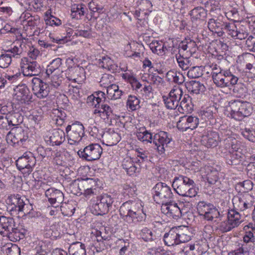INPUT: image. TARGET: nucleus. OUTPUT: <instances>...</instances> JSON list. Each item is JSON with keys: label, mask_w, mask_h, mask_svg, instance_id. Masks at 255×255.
<instances>
[{"label": "nucleus", "mask_w": 255, "mask_h": 255, "mask_svg": "<svg viewBox=\"0 0 255 255\" xmlns=\"http://www.w3.org/2000/svg\"><path fill=\"white\" fill-rule=\"evenodd\" d=\"M208 27L211 31L217 33L219 36H223L224 31L232 37L240 40L244 39L248 36V33L243 26L238 27L234 23L225 22L219 19H210Z\"/></svg>", "instance_id": "nucleus-1"}, {"label": "nucleus", "mask_w": 255, "mask_h": 255, "mask_svg": "<svg viewBox=\"0 0 255 255\" xmlns=\"http://www.w3.org/2000/svg\"><path fill=\"white\" fill-rule=\"evenodd\" d=\"M227 111L229 113L228 117L237 121H242L251 115L252 108L249 102L236 100L229 102Z\"/></svg>", "instance_id": "nucleus-2"}, {"label": "nucleus", "mask_w": 255, "mask_h": 255, "mask_svg": "<svg viewBox=\"0 0 255 255\" xmlns=\"http://www.w3.org/2000/svg\"><path fill=\"white\" fill-rule=\"evenodd\" d=\"M152 190L154 201L157 204L163 205L173 199V195L170 187L164 183H157Z\"/></svg>", "instance_id": "nucleus-3"}, {"label": "nucleus", "mask_w": 255, "mask_h": 255, "mask_svg": "<svg viewBox=\"0 0 255 255\" xmlns=\"http://www.w3.org/2000/svg\"><path fill=\"white\" fill-rule=\"evenodd\" d=\"M84 126L79 122L69 125L66 128L68 143L71 145L78 144L85 134Z\"/></svg>", "instance_id": "nucleus-4"}, {"label": "nucleus", "mask_w": 255, "mask_h": 255, "mask_svg": "<svg viewBox=\"0 0 255 255\" xmlns=\"http://www.w3.org/2000/svg\"><path fill=\"white\" fill-rule=\"evenodd\" d=\"M113 202L111 196L106 194L97 197L96 203L92 206V213L96 215H103L108 213L112 208Z\"/></svg>", "instance_id": "nucleus-5"}, {"label": "nucleus", "mask_w": 255, "mask_h": 255, "mask_svg": "<svg viewBox=\"0 0 255 255\" xmlns=\"http://www.w3.org/2000/svg\"><path fill=\"white\" fill-rule=\"evenodd\" d=\"M102 152L103 149L99 144L91 143L82 150H79L78 154L80 157L87 161H93L99 159Z\"/></svg>", "instance_id": "nucleus-6"}, {"label": "nucleus", "mask_w": 255, "mask_h": 255, "mask_svg": "<svg viewBox=\"0 0 255 255\" xmlns=\"http://www.w3.org/2000/svg\"><path fill=\"white\" fill-rule=\"evenodd\" d=\"M35 164V158L32 156L31 153H25V155L19 157L16 161L17 169L23 174H29L32 172Z\"/></svg>", "instance_id": "nucleus-7"}, {"label": "nucleus", "mask_w": 255, "mask_h": 255, "mask_svg": "<svg viewBox=\"0 0 255 255\" xmlns=\"http://www.w3.org/2000/svg\"><path fill=\"white\" fill-rule=\"evenodd\" d=\"M27 132L21 127H16L13 132H9L6 135V141L8 144L13 146L22 145L28 139Z\"/></svg>", "instance_id": "nucleus-8"}, {"label": "nucleus", "mask_w": 255, "mask_h": 255, "mask_svg": "<svg viewBox=\"0 0 255 255\" xmlns=\"http://www.w3.org/2000/svg\"><path fill=\"white\" fill-rule=\"evenodd\" d=\"M20 67L25 76L38 75L40 72V66L37 62L26 57L21 59Z\"/></svg>", "instance_id": "nucleus-9"}, {"label": "nucleus", "mask_w": 255, "mask_h": 255, "mask_svg": "<svg viewBox=\"0 0 255 255\" xmlns=\"http://www.w3.org/2000/svg\"><path fill=\"white\" fill-rule=\"evenodd\" d=\"M31 87L33 93L39 99L45 98L49 94L48 85L40 78H33L31 80Z\"/></svg>", "instance_id": "nucleus-10"}, {"label": "nucleus", "mask_w": 255, "mask_h": 255, "mask_svg": "<svg viewBox=\"0 0 255 255\" xmlns=\"http://www.w3.org/2000/svg\"><path fill=\"white\" fill-rule=\"evenodd\" d=\"M182 95V91L179 88L171 90L168 97H162L166 107L169 109H175L179 105L180 99Z\"/></svg>", "instance_id": "nucleus-11"}, {"label": "nucleus", "mask_w": 255, "mask_h": 255, "mask_svg": "<svg viewBox=\"0 0 255 255\" xmlns=\"http://www.w3.org/2000/svg\"><path fill=\"white\" fill-rule=\"evenodd\" d=\"M199 124V119L195 116H184L179 118L176 127L180 131H186L188 129L193 130L196 128Z\"/></svg>", "instance_id": "nucleus-12"}, {"label": "nucleus", "mask_w": 255, "mask_h": 255, "mask_svg": "<svg viewBox=\"0 0 255 255\" xmlns=\"http://www.w3.org/2000/svg\"><path fill=\"white\" fill-rule=\"evenodd\" d=\"M49 203L54 208L59 207L64 200V194L60 190L50 188L45 192Z\"/></svg>", "instance_id": "nucleus-13"}, {"label": "nucleus", "mask_w": 255, "mask_h": 255, "mask_svg": "<svg viewBox=\"0 0 255 255\" xmlns=\"http://www.w3.org/2000/svg\"><path fill=\"white\" fill-rule=\"evenodd\" d=\"M170 141L171 138L168 137L167 132L163 131H161L155 134L153 138V143L156 146L157 151L160 154L164 153L165 147Z\"/></svg>", "instance_id": "nucleus-14"}, {"label": "nucleus", "mask_w": 255, "mask_h": 255, "mask_svg": "<svg viewBox=\"0 0 255 255\" xmlns=\"http://www.w3.org/2000/svg\"><path fill=\"white\" fill-rule=\"evenodd\" d=\"M161 212L167 217L177 220L181 217V211L177 203L171 200L161 206Z\"/></svg>", "instance_id": "nucleus-15"}, {"label": "nucleus", "mask_w": 255, "mask_h": 255, "mask_svg": "<svg viewBox=\"0 0 255 255\" xmlns=\"http://www.w3.org/2000/svg\"><path fill=\"white\" fill-rule=\"evenodd\" d=\"M141 211H144L141 201L138 199H134L133 200H130L124 203L121 206L119 211L120 215H125L127 213Z\"/></svg>", "instance_id": "nucleus-16"}, {"label": "nucleus", "mask_w": 255, "mask_h": 255, "mask_svg": "<svg viewBox=\"0 0 255 255\" xmlns=\"http://www.w3.org/2000/svg\"><path fill=\"white\" fill-rule=\"evenodd\" d=\"M172 186L176 192L180 196L193 197L197 195L195 187L182 184V182L172 183Z\"/></svg>", "instance_id": "nucleus-17"}, {"label": "nucleus", "mask_w": 255, "mask_h": 255, "mask_svg": "<svg viewBox=\"0 0 255 255\" xmlns=\"http://www.w3.org/2000/svg\"><path fill=\"white\" fill-rule=\"evenodd\" d=\"M219 136L215 131H209L201 137V142L202 145L207 148H212L218 144Z\"/></svg>", "instance_id": "nucleus-18"}, {"label": "nucleus", "mask_w": 255, "mask_h": 255, "mask_svg": "<svg viewBox=\"0 0 255 255\" xmlns=\"http://www.w3.org/2000/svg\"><path fill=\"white\" fill-rule=\"evenodd\" d=\"M122 218L128 224H136L139 222L144 221L146 219V215L144 211H139L137 212H133L125 214V215H120Z\"/></svg>", "instance_id": "nucleus-19"}, {"label": "nucleus", "mask_w": 255, "mask_h": 255, "mask_svg": "<svg viewBox=\"0 0 255 255\" xmlns=\"http://www.w3.org/2000/svg\"><path fill=\"white\" fill-rule=\"evenodd\" d=\"M9 202L13 204L14 207H12L11 210L14 208L15 210L19 212H23L24 210V206L26 205L25 201H27L25 197H22L19 194H13L8 197Z\"/></svg>", "instance_id": "nucleus-20"}, {"label": "nucleus", "mask_w": 255, "mask_h": 255, "mask_svg": "<svg viewBox=\"0 0 255 255\" xmlns=\"http://www.w3.org/2000/svg\"><path fill=\"white\" fill-rule=\"evenodd\" d=\"M179 53H181L183 52L189 53V55L195 53L197 49V44L196 42L190 38H185L178 45Z\"/></svg>", "instance_id": "nucleus-21"}, {"label": "nucleus", "mask_w": 255, "mask_h": 255, "mask_svg": "<svg viewBox=\"0 0 255 255\" xmlns=\"http://www.w3.org/2000/svg\"><path fill=\"white\" fill-rule=\"evenodd\" d=\"M16 95L19 100L24 103H28L31 101L32 95L25 85H19L16 88Z\"/></svg>", "instance_id": "nucleus-22"}, {"label": "nucleus", "mask_w": 255, "mask_h": 255, "mask_svg": "<svg viewBox=\"0 0 255 255\" xmlns=\"http://www.w3.org/2000/svg\"><path fill=\"white\" fill-rule=\"evenodd\" d=\"M98 64L99 67L108 69L112 73H116L118 70V65L108 56L102 57L98 60Z\"/></svg>", "instance_id": "nucleus-23"}, {"label": "nucleus", "mask_w": 255, "mask_h": 255, "mask_svg": "<svg viewBox=\"0 0 255 255\" xmlns=\"http://www.w3.org/2000/svg\"><path fill=\"white\" fill-rule=\"evenodd\" d=\"M165 244L168 246H173L178 245L177 228H172L168 232L166 233L163 236Z\"/></svg>", "instance_id": "nucleus-24"}, {"label": "nucleus", "mask_w": 255, "mask_h": 255, "mask_svg": "<svg viewBox=\"0 0 255 255\" xmlns=\"http://www.w3.org/2000/svg\"><path fill=\"white\" fill-rule=\"evenodd\" d=\"M65 132L60 129H54L49 139L52 145H60L65 139Z\"/></svg>", "instance_id": "nucleus-25"}, {"label": "nucleus", "mask_w": 255, "mask_h": 255, "mask_svg": "<svg viewBox=\"0 0 255 255\" xmlns=\"http://www.w3.org/2000/svg\"><path fill=\"white\" fill-rule=\"evenodd\" d=\"M191 103L190 97L187 95H183L182 93L178 106V111L180 113L188 112L192 111V106Z\"/></svg>", "instance_id": "nucleus-26"}, {"label": "nucleus", "mask_w": 255, "mask_h": 255, "mask_svg": "<svg viewBox=\"0 0 255 255\" xmlns=\"http://www.w3.org/2000/svg\"><path fill=\"white\" fill-rule=\"evenodd\" d=\"M68 251L71 255H86L85 245L79 242L72 244Z\"/></svg>", "instance_id": "nucleus-27"}, {"label": "nucleus", "mask_w": 255, "mask_h": 255, "mask_svg": "<svg viewBox=\"0 0 255 255\" xmlns=\"http://www.w3.org/2000/svg\"><path fill=\"white\" fill-rule=\"evenodd\" d=\"M255 241V236L251 231L246 232V234L243 238V243L241 244L240 247H247L248 251L250 252L254 250Z\"/></svg>", "instance_id": "nucleus-28"}, {"label": "nucleus", "mask_w": 255, "mask_h": 255, "mask_svg": "<svg viewBox=\"0 0 255 255\" xmlns=\"http://www.w3.org/2000/svg\"><path fill=\"white\" fill-rule=\"evenodd\" d=\"M89 8L91 11V16L96 19L99 17L100 13L104 12V5L102 4H99L97 0H93L89 2Z\"/></svg>", "instance_id": "nucleus-29"}, {"label": "nucleus", "mask_w": 255, "mask_h": 255, "mask_svg": "<svg viewBox=\"0 0 255 255\" xmlns=\"http://www.w3.org/2000/svg\"><path fill=\"white\" fill-rule=\"evenodd\" d=\"M14 221L11 218H7L5 216H0V233L4 231H10L14 226Z\"/></svg>", "instance_id": "nucleus-30"}, {"label": "nucleus", "mask_w": 255, "mask_h": 255, "mask_svg": "<svg viewBox=\"0 0 255 255\" xmlns=\"http://www.w3.org/2000/svg\"><path fill=\"white\" fill-rule=\"evenodd\" d=\"M228 219L235 227H238L242 222L240 214L235 209L228 211Z\"/></svg>", "instance_id": "nucleus-31"}, {"label": "nucleus", "mask_w": 255, "mask_h": 255, "mask_svg": "<svg viewBox=\"0 0 255 255\" xmlns=\"http://www.w3.org/2000/svg\"><path fill=\"white\" fill-rule=\"evenodd\" d=\"M100 106L103 110V116H101V118L106 122H111L114 115L111 107L105 103H102Z\"/></svg>", "instance_id": "nucleus-32"}, {"label": "nucleus", "mask_w": 255, "mask_h": 255, "mask_svg": "<svg viewBox=\"0 0 255 255\" xmlns=\"http://www.w3.org/2000/svg\"><path fill=\"white\" fill-rule=\"evenodd\" d=\"M189 14L192 20L203 19L206 17L207 15L205 9L201 6L195 7L190 11Z\"/></svg>", "instance_id": "nucleus-33"}, {"label": "nucleus", "mask_w": 255, "mask_h": 255, "mask_svg": "<svg viewBox=\"0 0 255 255\" xmlns=\"http://www.w3.org/2000/svg\"><path fill=\"white\" fill-rule=\"evenodd\" d=\"M177 234L178 245L180 243L187 242L191 239V233L186 228H184V230H181L177 228Z\"/></svg>", "instance_id": "nucleus-34"}, {"label": "nucleus", "mask_w": 255, "mask_h": 255, "mask_svg": "<svg viewBox=\"0 0 255 255\" xmlns=\"http://www.w3.org/2000/svg\"><path fill=\"white\" fill-rule=\"evenodd\" d=\"M226 163L229 165H238L240 162L241 155L236 151L225 155Z\"/></svg>", "instance_id": "nucleus-35"}, {"label": "nucleus", "mask_w": 255, "mask_h": 255, "mask_svg": "<svg viewBox=\"0 0 255 255\" xmlns=\"http://www.w3.org/2000/svg\"><path fill=\"white\" fill-rule=\"evenodd\" d=\"M186 86L188 91L196 94H199L200 91H203L204 89V85L196 81H190L186 84Z\"/></svg>", "instance_id": "nucleus-36"}, {"label": "nucleus", "mask_w": 255, "mask_h": 255, "mask_svg": "<svg viewBox=\"0 0 255 255\" xmlns=\"http://www.w3.org/2000/svg\"><path fill=\"white\" fill-rule=\"evenodd\" d=\"M139 131L136 133V136L138 140L142 142L151 143L153 142V138L151 132L146 130L144 128H140Z\"/></svg>", "instance_id": "nucleus-37"}, {"label": "nucleus", "mask_w": 255, "mask_h": 255, "mask_svg": "<svg viewBox=\"0 0 255 255\" xmlns=\"http://www.w3.org/2000/svg\"><path fill=\"white\" fill-rule=\"evenodd\" d=\"M214 205L210 203H207L204 201H200L197 205V210L200 216L204 217V218L206 217V214H208L210 210L212 209Z\"/></svg>", "instance_id": "nucleus-38"}, {"label": "nucleus", "mask_w": 255, "mask_h": 255, "mask_svg": "<svg viewBox=\"0 0 255 255\" xmlns=\"http://www.w3.org/2000/svg\"><path fill=\"white\" fill-rule=\"evenodd\" d=\"M176 58L179 67L183 70H186L189 68L192 65V62L189 58L184 57L181 53H178L176 55Z\"/></svg>", "instance_id": "nucleus-39"}, {"label": "nucleus", "mask_w": 255, "mask_h": 255, "mask_svg": "<svg viewBox=\"0 0 255 255\" xmlns=\"http://www.w3.org/2000/svg\"><path fill=\"white\" fill-rule=\"evenodd\" d=\"M87 11V8L83 4H79L73 6L71 8V15L77 18H80Z\"/></svg>", "instance_id": "nucleus-40"}, {"label": "nucleus", "mask_w": 255, "mask_h": 255, "mask_svg": "<svg viewBox=\"0 0 255 255\" xmlns=\"http://www.w3.org/2000/svg\"><path fill=\"white\" fill-rule=\"evenodd\" d=\"M104 137L107 145H113L116 144L120 140V137L117 132L112 131L105 133Z\"/></svg>", "instance_id": "nucleus-41"}, {"label": "nucleus", "mask_w": 255, "mask_h": 255, "mask_svg": "<svg viewBox=\"0 0 255 255\" xmlns=\"http://www.w3.org/2000/svg\"><path fill=\"white\" fill-rule=\"evenodd\" d=\"M225 80H223V82H225V87H229L231 86H234L236 85L238 81V78L234 75L229 70H226L225 73Z\"/></svg>", "instance_id": "nucleus-42"}, {"label": "nucleus", "mask_w": 255, "mask_h": 255, "mask_svg": "<svg viewBox=\"0 0 255 255\" xmlns=\"http://www.w3.org/2000/svg\"><path fill=\"white\" fill-rule=\"evenodd\" d=\"M62 64V59L57 58L54 59L50 64L47 66L46 70V75L49 77L53 72L56 71Z\"/></svg>", "instance_id": "nucleus-43"}, {"label": "nucleus", "mask_w": 255, "mask_h": 255, "mask_svg": "<svg viewBox=\"0 0 255 255\" xmlns=\"http://www.w3.org/2000/svg\"><path fill=\"white\" fill-rule=\"evenodd\" d=\"M152 52L160 55H164L163 44L161 41H153L149 45Z\"/></svg>", "instance_id": "nucleus-44"}, {"label": "nucleus", "mask_w": 255, "mask_h": 255, "mask_svg": "<svg viewBox=\"0 0 255 255\" xmlns=\"http://www.w3.org/2000/svg\"><path fill=\"white\" fill-rule=\"evenodd\" d=\"M139 236L145 242L152 241L156 239L155 236L153 235L152 232L146 227L140 231Z\"/></svg>", "instance_id": "nucleus-45"}, {"label": "nucleus", "mask_w": 255, "mask_h": 255, "mask_svg": "<svg viewBox=\"0 0 255 255\" xmlns=\"http://www.w3.org/2000/svg\"><path fill=\"white\" fill-rule=\"evenodd\" d=\"M244 198L245 194L236 195L233 198L232 202L234 206L233 209H235L237 211H241V210H242V208L243 207L242 205Z\"/></svg>", "instance_id": "nucleus-46"}, {"label": "nucleus", "mask_w": 255, "mask_h": 255, "mask_svg": "<svg viewBox=\"0 0 255 255\" xmlns=\"http://www.w3.org/2000/svg\"><path fill=\"white\" fill-rule=\"evenodd\" d=\"M139 102L136 97L129 95L127 101V106L131 110L134 111L140 108Z\"/></svg>", "instance_id": "nucleus-47"}, {"label": "nucleus", "mask_w": 255, "mask_h": 255, "mask_svg": "<svg viewBox=\"0 0 255 255\" xmlns=\"http://www.w3.org/2000/svg\"><path fill=\"white\" fill-rule=\"evenodd\" d=\"M9 126H16L22 122V117L18 113L8 115Z\"/></svg>", "instance_id": "nucleus-48"}, {"label": "nucleus", "mask_w": 255, "mask_h": 255, "mask_svg": "<svg viewBox=\"0 0 255 255\" xmlns=\"http://www.w3.org/2000/svg\"><path fill=\"white\" fill-rule=\"evenodd\" d=\"M60 211L62 214L64 216H72L75 210L72 204L64 203L60 206Z\"/></svg>", "instance_id": "nucleus-49"}, {"label": "nucleus", "mask_w": 255, "mask_h": 255, "mask_svg": "<svg viewBox=\"0 0 255 255\" xmlns=\"http://www.w3.org/2000/svg\"><path fill=\"white\" fill-rule=\"evenodd\" d=\"M225 71H223L219 74L216 73L214 77L212 78L214 83L216 85L217 87L220 88H225V82L223 83V80H225Z\"/></svg>", "instance_id": "nucleus-50"}, {"label": "nucleus", "mask_w": 255, "mask_h": 255, "mask_svg": "<svg viewBox=\"0 0 255 255\" xmlns=\"http://www.w3.org/2000/svg\"><path fill=\"white\" fill-rule=\"evenodd\" d=\"M253 197L251 195L248 193L245 194V198L242 205L243 207L241 211H245L252 209L253 207Z\"/></svg>", "instance_id": "nucleus-51"}, {"label": "nucleus", "mask_w": 255, "mask_h": 255, "mask_svg": "<svg viewBox=\"0 0 255 255\" xmlns=\"http://www.w3.org/2000/svg\"><path fill=\"white\" fill-rule=\"evenodd\" d=\"M11 54L9 53L1 54L0 56V67L6 68L11 63Z\"/></svg>", "instance_id": "nucleus-52"}, {"label": "nucleus", "mask_w": 255, "mask_h": 255, "mask_svg": "<svg viewBox=\"0 0 255 255\" xmlns=\"http://www.w3.org/2000/svg\"><path fill=\"white\" fill-rule=\"evenodd\" d=\"M202 75V70L199 66L191 67L187 72V76L191 79H195Z\"/></svg>", "instance_id": "nucleus-53"}, {"label": "nucleus", "mask_w": 255, "mask_h": 255, "mask_svg": "<svg viewBox=\"0 0 255 255\" xmlns=\"http://www.w3.org/2000/svg\"><path fill=\"white\" fill-rule=\"evenodd\" d=\"M180 182H182V184L189 185L193 187H195V184L194 181L190 179L189 178L180 175L178 177H175L174 179L173 182L174 183H179Z\"/></svg>", "instance_id": "nucleus-54"}, {"label": "nucleus", "mask_w": 255, "mask_h": 255, "mask_svg": "<svg viewBox=\"0 0 255 255\" xmlns=\"http://www.w3.org/2000/svg\"><path fill=\"white\" fill-rule=\"evenodd\" d=\"M7 232L8 237L13 238L15 241H19L24 236L23 233L21 232L16 228H13V226H12V229L10 230V231H7Z\"/></svg>", "instance_id": "nucleus-55"}, {"label": "nucleus", "mask_w": 255, "mask_h": 255, "mask_svg": "<svg viewBox=\"0 0 255 255\" xmlns=\"http://www.w3.org/2000/svg\"><path fill=\"white\" fill-rule=\"evenodd\" d=\"M87 103L89 106H94L96 108H100L101 105V99L97 97L95 95L92 94L88 97Z\"/></svg>", "instance_id": "nucleus-56"}, {"label": "nucleus", "mask_w": 255, "mask_h": 255, "mask_svg": "<svg viewBox=\"0 0 255 255\" xmlns=\"http://www.w3.org/2000/svg\"><path fill=\"white\" fill-rule=\"evenodd\" d=\"M242 135L249 141L255 142V130L253 129L246 128L242 131Z\"/></svg>", "instance_id": "nucleus-57"}, {"label": "nucleus", "mask_w": 255, "mask_h": 255, "mask_svg": "<svg viewBox=\"0 0 255 255\" xmlns=\"http://www.w3.org/2000/svg\"><path fill=\"white\" fill-rule=\"evenodd\" d=\"M95 181L92 178H86L82 181L80 183L81 189H87L96 186Z\"/></svg>", "instance_id": "nucleus-58"}, {"label": "nucleus", "mask_w": 255, "mask_h": 255, "mask_svg": "<svg viewBox=\"0 0 255 255\" xmlns=\"http://www.w3.org/2000/svg\"><path fill=\"white\" fill-rule=\"evenodd\" d=\"M218 180V173L217 170L211 171L207 175V180L209 184L212 185L216 183Z\"/></svg>", "instance_id": "nucleus-59"}, {"label": "nucleus", "mask_w": 255, "mask_h": 255, "mask_svg": "<svg viewBox=\"0 0 255 255\" xmlns=\"http://www.w3.org/2000/svg\"><path fill=\"white\" fill-rule=\"evenodd\" d=\"M220 216V213L214 206L211 209L208 214H206L205 219L207 221H212L214 219L218 218Z\"/></svg>", "instance_id": "nucleus-60"}, {"label": "nucleus", "mask_w": 255, "mask_h": 255, "mask_svg": "<svg viewBox=\"0 0 255 255\" xmlns=\"http://www.w3.org/2000/svg\"><path fill=\"white\" fill-rule=\"evenodd\" d=\"M224 145L220 147V151L225 155L232 152L231 149L232 142L230 139H226L224 141Z\"/></svg>", "instance_id": "nucleus-61"}, {"label": "nucleus", "mask_w": 255, "mask_h": 255, "mask_svg": "<svg viewBox=\"0 0 255 255\" xmlns=\"http://www.w3.org/2000/svg\"><path fill=\"white\" fill-rule=\"evenodd\" d=\"M235 228L232 223L229 222L228 219L227 221L222 222L220 226V230L222 232H227L231 231L232 229Z\"/></svg>", "instance_id": "nucleus-62"}, {"label": "nucleus", "mask_w": 255, "mask_h": 255, "mask_svg": "<svg viewBox=\"0 0 255 255\" xmlns=\"http://www.w3.org/2000/svg\"><path fill=\"white\" fill-rule=\"evenodd\" d=\"M168 74H172L173 77V81L177 84H181L184 82V77L183 75L180 73H175L172 71H169Z\"/></svg>", "instance_id": "nucleus-63"}, {"label": "nucleus", "mask_w": 255, "mask_h": 255, "mask_svg": "<svg viewBox=\"0 0 255 255\" xmlns=\"http://www.w3.org/2000/svg\"><path fill=\"white\" fill-rule=\"evenodd\" d=\"M249 252L247 247H243V248L240 247L238 249L229 253L228 255H245Z\"/></svg>", "instance_id": "nucleus-64"}]
</instances>
